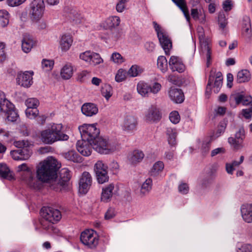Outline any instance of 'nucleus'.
Segmentation results:
<instances>
[{
  "label": "nucleus",
  "instance_id": "nucleus-1",
  "mask_svg": "<svg viewBox=\"0 0 252 252\" xmlns=\"http://www.w3.org/2000/svg\"><path fill=\"white\" fill-rule=\"evenodd\" d=\"M59 168L58 161L56 159L48 158L38 165L36 170L37 178L42 182L54 180L57 177Z\"/></svg>",
  "mask_w": 252,
  "mask_h": 252
},
{
  "label": "nucleus",
  "instance_id": "nucleus-2",
  "mask_svg": "<svg viewBox=\"0 0 252 252\" xmlns=\"http://www.w3.org/2000/svg\"><path fill=\"white\" fill-rule=\"evenodd\" d=\"M40 138L43 143L52 144L57 141H67L69 136L64 132L62 124L53 123L40 132Z\"/></svg>",
  "mask_w": 252,
  "mask_h": 252
},
{
  "label": "nucleus",
  "instance_id": "nucleus-3",
  "mask_svg": "<svg viewBox=\"0 0 252 252\" xmlns=\"http://www.w3.org/2000/svg\"><path fill=\"white\" fill-rule=\"evenodd\" d=\"M92 143L93 149L102 154H111L118 148L117 143L101 137L98 136Z\"/></svg>",
  "mask_w": 252,
  "mask_h": 252
},
{
  "label": "nucleus",
  "instance_id": "nucleus-4",
  "mask_svg": "<svg viewBox=\"0 0 252 252\" xmlns=\"http://www.w3.org/2000/svg\"><path fill=\"white\" fill-rule=\"evenodd\" d=\"M79 130L82 139L93 142L100 133L99 129L96 127V124H83L80 126Z\"/></svg>",
  "mask_w": 252,
  "mask_h": 252
},
{
  "label": "nucleus",
  "instance_id": "nucleus-5",
  "mask_svg": "<svg viewBox=\"0 0 252 252\" xmlns=\"http://www.w3.org/2000/svg\"><path fill=\"white\" fill-rule=\"evenodd\" d=\"M43 0H33L30 4L29 16L32 21H37L41 19L45 11Z\"/></svg>",
  "mask_w": 252,
  "mask_h": 252
},
{
  "label": "nucleus",
  "instance_id": "nucleus-6",
  "mask_svg": "<svg viewBox=\"0 0 252 252\" xmlns=\"http://www.w3.org/2000/svg\"><path fill=\"white\" fill-rule=\"evenodd\" d=\"M153 25L162 49L165 54L169 55L172 48V42L170 39L165 31L161 29L156 22H153Z\"/></svg>",
  "mask_w": 252,
  "mask_h": 252
},
{
  "label": "nucleus",
  "instance_id": "nucleus-7",
  "mask_svg": "<svg viewBox=\"0 0 252 252\" xmlns=\"http://www.w3.org/2000/svg\"><path fill=\"white\" fill-rule=\"evenodd\" d=\"M18 172L24 171L23 179L29 185V186L34 189H38L39 183L36 179L34 177V174L28 167L26 163H23L17 167Z\"/></svg>",
  "mask_w": 252,
  "mask_h": 252
},
{
  "label": "nucleus",
  "instance_id": "nucleus-8",
  "mask_svg": "<svg viewBox=\"0 0 252 252\" xmlns=\"http://www.w3.org/2000/svg\"><path fill=\"white\" fill-rule=\"evenodd\" d=\"M80 241L84 245L93 249L98 245V237L93 229H87L81 233Z\"/></svg>",
  "mask_w": 252,
  "mask_h": 252
},
{
  "label": "nucleus",
  "instance_id": "nucleus-9",
  "mask_svg": "<svg viewBox=\"0 0 252 252\" xmlns=\"http://www.w3.org/2000/svg\"><path fill=\"white\" fill-rule=\"evenodd\" d=\"M107 165L102 160H98L94 164V170L97 180L99 184H103L108 181Z\"/></svg>",
  "mask_w": 252,
  "mask_h": 252
},
{
  "label": "nucleus",
  "instance_id": "nucleus-10",
  "mask_svg": "<svg viewBox=\"0 0 252 252\" xmlns=\"http://www.w3.org/2000/svg\"><path fill=\"white\" fill-rule=\"evenodd\" d=\"M138 121L137 118L133 115H126L123 119L121 127L126 133L131 134L137 129Z\"/></svg>",
  "mask_w": 252,
  "mask_h": 252
},
{
  "label": "nucleus",
  "instance_id": "nucleus-11",
  "mask_svg": "<svg viewBox=\"0 0 252 252\" xmlns=\"http://www.w3.org/2000/svg\"><path fill=\"white\" fill-rule=\"evenodd\" d=\"M198 33L199 41L201 45V50L203 53L205 54L207 58V65L208 66L210 64L211 59V46L208 39L205 37L204 32L202 28H198Z\"/></svg>",
  "mask_w": 252,
  "mask_h": 252
},
{
  "label": "nucleus",
  "instance_id": "nucleus-12",
  "mask_svg": "<svg viewBox=\"0 0 252 252\" xmlns=\"http://www.w3.org/2000/svg\"><path fill=\"white\" fill-rule=\"evenodd\" d=\"M40 213L42 218L54 223L59 221L62 218L60 211L52 207H43Z\"/></svg>",
  "mask_w": 252,
  "mask_h": 252
},
{
  "label": "nucleus",
  "instance_id": "nucleus-13",
  "mask_svg": "<svg viewBox=\"0 0 252 252\" xmlns=\"http://www.w3.org/2000/svg\"><path fill=\"white\" fill-rule=\"evenodd\" d=\"M222 73L219 71L217 72L215 75H213L212 73L209 76L208 82L206 87V93H210L211 90V86L214 83V91L217 93L220 91V88L222 85Z\"/></svg>",
  "mask_w": 252,
  "mask_h": 252
},
{
  "label": "nucleus",
  "instance_id": "nucleus-14",
  "mask_svg": "<svg viewBox=\"0 0 252 252\" xmlns=\"http://www.w3.org/2000/svg\"><path fill=\"white\" fill-rule=\"evenodd\" d=\"M92 178L91 174L88 172H83L79 181V193L86 194L92 185Z\"/></svg>",
  "mask_w": 252,
  "mask_h": 252
},
{
  "label": "nucleus",
  "instance_id": "nucleus-15",
  "mask_svg": "<svg viewBox=\"0 0 252 252\" xmlns=\"http://www.w3.org/2000/svg\"><path fill=\"white\" fill-rule=\"evenodd\" d=\"M33 71H25L19 73L16 78L17 83L23 87H30L33 83Z\"/></svg>",
  "mask_w": 252,
  "mask_h": 252
},
{
  "label": "nucleus",
  "instance_id": "nucleus-16",
  "mask_svg": "<svg viewBox=\"0 0 252 252\" xmlns=\"http://www.w3.org/2000/svg\"><path fill=\"white\" fill-rule=\"evenodd\" d=\"M77 151L83 156L88 157L92 152L93 143L82 139L76 143Z\"/></svg>",
  "mask_w": 252,
  "mask_h": 252
},
{
  "label": "nucleus",
  "instance_id": "nucleus-17",
  "mask_svg": "<svg viewBox=\"0 0 252 252\" xmlns=\"http://www.w3.org/2000/svg\"><path fill=\"white\" fill-rule=\"evenodd\" d=\"M32 154V152L28 148H23L11 151L10 155L15 160H25L28 159Z\"/></svg>",
  "mask_w": 252,
  "mask_h": 252
},
{
  "label": "nucleus",
  "instance_id": "nucleus-18",
  "mask_svg": "<svg viewBox=\"0 0 252 252\" xmlns=\"http://www.w3.org/2000/svg\"><path fill=\"white\" fill-rule=\"evenodd\" d=\"M117 188L114 184H109L102 189L101 201L108 202L110 201L113 195L116 193Z\"/></svg>",
  "mask_w": 252,
  "mask_h": 252
},
{
  "label": "nucleus",
  "instance_id": "nucleus-19",
  "mask_svg": "<svg viewBox=\"0 0 252 252\" xmlns=\"http://www.w3.org/2000/svg\"><path fill=\"white\" fill-rule=\"evenodd\" d=\"M169 65L173 71H178L181 73L185 71V65L182 60L179 57L172 56L169 61Z\"/></svg>",
  "mask_w": 252,
  "mask_h": 252
},
{
  "label": "nucleus",
  "instance_id": "nucleus-20",
  "mask_svg": "<svg viewBox=\"0 0 252 252\" xmlns=\"http://www.w3.org/2000/svg\"><path fill=\"white\" fill-rule=\"evenodd\" d=\"M161 117L158 108L155 105L151 106L145 115L146 120L149 122L158 121Z\"/></svg>",
  "mask_w": 252,
  "mask_h": 252
},
{
  "label": "nucleus",
  "instance_id": "nucleus-21",
  "mask_svg": "<svg viewBox=\"0 0 252 252\" xmlns=\"http://www.w3.org/2000/svg\"><path fill=\"white\" fill-rule=\"evenodd\" d=\"M170 99L176 103H181L184 100V95L182 91L175 87H171L168 91Z\"/></svg>",
  "mask_w": 252,
  "mask_h": 252
},
{
  "label": "nucleus",
  "instance_id": "nucleus-22",
  "mask_svg": "<svg viewBox=\"0 0 252 252\" xmlns=\"http://www.w3.org/2000/svg\"><path fill=\"white\" fill-rule=\"evenodd\" d=\"M241 216L247 223L252 222V204H245L241 207Z\"/></svg>",
  "mask_w": 252,
  "mask_h": 252
},
{
  "label": "nucleus",
  "instance_id": "nucleus-23",
  "mask_svg": "<svg viewBox=\"0 0 252 252\" xmlns=\"http://www.w3.org/2000/svg\"><path fill=\"white\" fill-rule=\"evenodd\" d=\"M74 71V66L72 64L70 63H67L61 68L60 75L63 79L67 80L72 76Z\"/></svg>",
  "mask_w": 252,
  "mask_h": 252
},
{
  "label": "nucleus",
  "instance_id": "nucleus-24",
  "mask_svg": "<svg viewBox=\"0 0 252 252\" xmlns=\"http://www.w3.org/2000/svg\"><path fill=\"white\" fill-rule=\"evenodd\" d=\"M81 111L85 116L91 117L98 113V108L94 103H86L82 105Z\"/></svg>",
  "mask_w": 252,
  "mask_h": 252
},
{
  "label": "nucleus",
  "instance_id": "nucleus-25",
  "mask_svg": "<svg viewBox=\"0 0 252 252\" xmlns=\"http://www.w3.org/2000/svg\"><path fill=\"white\" fill-rule=\"evenodd\" d=\"M145 155L142 151L135 150L130 153L128 156V160L130 163L136 164L140 162Z\"/></svg>",
  "mask_w": 252,
  "mask_h": 252
},
{
  "label": "nucleus",
  "instance_id": "nucleus-26",
  "mask_svg": "<svg viewBox=\"0 0 252 252\" xmlns=\"http://www.w3.org/2000/svg\"><path fill=\"white\" fill-rule=\"evenodd\" d=\"M73 39L70 34H65L62 36L60 41V46L63 51H67L70 48Z\"/></svg>",
  "mask_w": 252,
  "mask_h": 252
},
{
  "label": "nucleus",
  "instance_id": "nucleus-27",
  "mask_svg": "<svg viewBox=\"0 0 252 252\" xmlns=\"http://www.w3.org/2000/svg\"><path fill=\"white\" fill-rule=\"evenodd\" d=\"M12 106L8 105L4 110H1V112H3L6 114V118L8 121L15 122L18 119L19 116L17 112L14 109V105L11 103Z\"/></svg>",
  "mask_w": 252,
  "mask_h": 252
},
{
  "label": "nucleus",
  "instance_id": "nucleus-28",
  "mask_svg": "<svg viewBox=\"0 0 252 252\" xmlns=\"http://www.w3.org/2000/svg\"><path fill=\"white\" fill-rule=\"evenodd\" d=\"M36 44V42L32 38L25 36L22 40V50L26 53H29Z\"/></svg>",
  "mask_w": 252,
  "mask_h": 252
},
{
  "label": "nucleus",
  "instance_id": "nucleus-29",
  "mask_svg": "<svg viewBox=\"0 0 252 252\" xmlns=\"http://www.w3.org/2000/svg\"><path fill=\"white\" fill-rule=\"evenodd\" d=\"M153 186V181L150 178H147L142 184L139 192V195L144 197L151 190Z\"/></svg>",
  "mask_w": 252,
  "mask_h": 252
},
{
  "label": "nucleus",
  "instance_id": "nucleus-30",
  "mask_svg": "<svg viewBox=\"0 0 252 252\" xmlns=\"http://www.w3.org/2000/svg\"><path fill=\"white\" fill-rule=\"evenodd\" d=\"M53 222H50L49 220L42 218L40 221V224L42 228L51 233H57L59 230L54 226Z\"/></svg>",
  "mask_w": 252,
  "mask_h": 252
},
{
  "label": "nucleus",
  "instance_id": "nucleus-31",
  "mask_svg": "<svg viewBox=\"0 0 252 252\" xmlns=\"http://www.w3.org/2000/svg\"><path fill=\"white\" fill-rule=\"evenodd\" d=\"M166 134L168 144L171 146L176 145L177 144L176 137L177 135L176 129L171 127H168L166 129Z\"/></svg>",
  "mask_w": 252,
  "mask_h": 252
},
{
  "label": "nucleus",
  "instance_id": "nucleus-32",
  "mask_svg": "<svg viewBox=\"0 0 252 252\" xmlns=\"http://www.w3.org/2000/svg\"><path fill=\"white\" fill-rule=\"evenodd\" d=\"M137 91L141 96H148L150 94V85L144 82L140 81L137 85Z\"/></svg>",
  "mask_w": 252,
  "mask_h": 252
},
{
  "label": "nucleus",
  "instance_id": "nucleus-33",
  "mask_svg": "<svg viewBox=\"0 0 252 252\" xmlns=\"http://www.w3.org/2000/svg\"><path fill=\"white\" fill-rule=\"evenodd\" d=\"M59 174L60 180L59 184L61 186H63L71 178L70 171L67 168H63L60 170Z\"/></svg>",
  "mask_w": 252,
  "mask_h": 252
},
{
  "label": "nucleus",
  "instance_id": "nucleus-34",
  "mask_svg": "<svg viewBox=\"0 0 252 252\" xmlns=\"http://www.w3.org/2000/svg\"><path fill=\"white\" fill-rule=\"evenodd\" d=\"M63 158L74 162H81L82 159L74 151L71 150L63 154Z\"/></svg>",
  "mask_w": 252,
  "mask_h": 252
},
{
  "label": "nucleus",
  "instance_id": "nucleus-35",
  "mask_svg": "<svg viewBox=\"0 0 252 252\" xmlns=\"http://www.w3.org/2000/svg\"><path fill=\"white\" fill-rule=\"evenodd\" d=\"M164 167L163 162L160 161L156 162L150 171V175L153 177L158 176L162 172Z\"/></svg>",
  "mask_w": 252,
  "mask_h": 252
},
{
  "label": "nucleus",
  "instance_id": "nucleus-36",
  "mask_svg": "<svg viewBox=\"0 0 252 252\" xmlns=\"http://www.w3.org/2000/svg\"><path fill=\"white\" fill-rule=\"evenodd\" d=\"M0 176L4 179L11 180L13 178L12 172L4 163H0Z\"/></svg>",
  "mask_w": 252,
  "mask_h": 252
},
{
  "label": "nucleus",
  "instance_id": "nucleus-37",
  "mask_svg": "<svg viewBox=\"0 0 252 252\" xmlns=\"http://www.w3.org/2000/svg\"><path fill=\"white\" fill-rule=\"evenodd\" d=\"M182 10L188 22H189L190 16L185 0H172Z\"/></svg>",
  "mask_w": 252,
  "mask_h": 252
},
{
  "label": "nucleus",
  "instance_id": "nucleus-38",
  "mask_svg": "<svg viewBox=\"0 0 252 252\" xmlns=\"http://www.w3.org/2000/svg\"><path fill=\"white\" fill-rule=\"evenodd\" d=\"M251 79V74L247 69L239 71L237 75V82L239 83L248 82Z\"/></svg>",
  "mask_w": 252,
  "mask_h": 252
},
{
  "label": "nucleus",
  "instance_id": "nucleus-39",
  "mask_svg": "<svg viewBox=\"0 0 252 252\" xmlns=\"http://www.w3.org/2000/svg\"><path fill=\"white\" fill-rule=\"evenodd\" d=\"M120 18L116 16H113L108 17L105 21L106 27L112 29L119 26L120 24Z\"/></svg>",
  "mask_w": 252,
  "mask_h": 252
},
{
  "label": "nucleus",
  "instance_id": "nucleus-40",
  "mask_svg": "<svg viewBox=\"0 0 252 252\" xmlns=\"http://www.w3.org/2000/svg\"><path fill=\"white\" fill-rule=\"evenodd\" d=\"M244 99V95L240 93L232 94L230 95L229 102L231 107H236V106L242 103Z\"/></svg>",
  "mask_w": 252,
  "mask_h": 252
},
{
  "label": "nucleus",
  "instance_id": "nucleus-41",
  "mask_svg": "<svg viewBox=\"0 0 252 252\" xmlns=\"http://www.w3.org/2000/svg\"><path fill=\"white\" fill-rule=\"evenodd\" d=\"M13 139L12 132L4 128H0V141L4 143L11 142Z\"/></svg>",
  "mask_w": 252,
  "mask_h": 252
},
{
  "label": "nucleus",
  "instance_id": "nucleus-42",
  "mask_svg": "<svg viewBox=\"0 0 252 252\" xmlns=\"http://www.w3.org/2000/svg\"><path fill=\"white\" fill-rule=\"evenodd\" d=\"M9 17V14L6 10H0V27L4 28L8 25Z\"/></svg>",
  "mask_w": 252,
  "mask_h": 252
},
{
  "label": "nucleus",
  "instance_id": "nucleus-43",
  "mask_svg": "<svg viewBox=\"0 0 252 252\" xmlns=\"http://www.w3.org/2000/svg\"><path fill=\"white\" fill-rule=\"evenodd\" d=\"M158 67L163 72L167 71L168 68L167 61L163 56H159L157 60Z\"/></svg>",
  "mask_w": 252,
  "mask_h": 252
},
{
  "label": "nucleus",
  "instance_id": "nucleus-44",
  "mask_svg": "<svg viewBox=\"0 0 252 252\" xmlns=\"http://www.w3.org/2000/svg\"><path fill=\"white\" fill-rule=\"evenodd\" d=\"M9 106H12L11 103L6 99L4 93L0 90V113Z\"/></svg>",
  "mask_w": 252,
  "mask_h": 252
},
{
  "label": "nucleus",
  "instance_id": "nucleus-45",
  "mask_svg": "<svg viewBox=\"0 0 252 252\" xmlns=\"http://www.w3.org/2000/svg\"><path fill=\"white\" fill-rule=\"evenodd\" d=\"M143 71L142 68L137 65H133L127 71V74L130 77H136L140 74Z\"/></svg>",
  "mask_w": 252,
  "mask_h": 252
},
{
  "label": "nucleus",
  "instance_id": "nucleus-46",
  "mask_svg": "<svg viewBox=\"0 0 252 252\" xmlns=\"http://www.w3.org/2000/svg\"><path fill=\"white\" fill-rule=\"evenodd\" d=\"M127 71L123 69H119L115 75V81L117 82L120 83L125 81L127 77Z\"/></svg>",
  "mask_w": 252,
  "mask_h": 252
},
{
  "label": "nucleus",
  "instance_id": "nucleus-47",
  "mask_svg": "<svg viewBox=\"0 0 252 252\" xmlns=\"http://www.w3.org/2000/svg\"><path fill=\"white\" fill-rule=\"evenodd\" d=\"M39 104L38 100L35 98H28L25 101L27 109H37Z\"/></svg>",
  "mask_w": 252,
  "mask_h": 252
},
{
  "label": "nucleus",
  "instance_id": "nucleus-48",
  "mask_svg": "<svg viewBox=\"0 0 252 252\" xmlns=\"http://www.w3.org/2000/svg\"><path fill=\"white\" fill-rule=\"evenodd\" d=\"M110 61L114 63L120 64L125 62V59L120 53L114 52L111 56Z\"/></svg>",
  "mask_w": 252,
  "mask_h": 252
},
{
  "label": "nucleus",
  "instance_id": "nucleus-49",
  "mask_svg": "<svg viewBox=\"0 0 252 252\" xmlns=\"http://www.w3.org/2000/svg\"><path fill=\"white\" fill-rule=\"evenodd\" d=\"M101 94L106 99L108 100L112 95V87L109 85H104L102 88Z\"/></svg>",
  "mask_w": 252,
  "mask_h": 252
},
{
  "label": "nucleus",
  "instance_id": "nucleus-50",
  "mask_svg": "<svg viewBox=\"0 0 252 252\" xmlns=\"http://www.w3.org/2000/svg\"><path fill=\"white\" fill-rule=\"evenodd\" d=\"M41 63L43 69L46 71H49L53 69L54 62L52 60L43 59Z\"/></svg>",
  "mask_w": 252,
  "mask_h": 252
},
{
  "label": "nucleus",
  "instance_id": "nucleus-51",
  "mask_svg": "<svg viewBox=\"0 0 252 252\" xmlns=\"http://www.w3.org/2000/svg\"><path fill=\"white\" fill-rule=\"evenodd\" d=\"M103 62V60L101 58L100 55L98 53L93 52L92 57H91V62L90 64L96 65Z\"/></svg>",
  "mask_w": 252,
  "mask_h": 252
},
{
  "label": "nucleus",
  "instance_id": "nucleus-52",
  "mask_svg": "<svg viewBox=\"0 0 252 252\" xmlns=\"http://www.w3.org/2000/svg\"><path fill=\"white\" fill-rule=\"evenodd\" d=\"M93 52H91V51H86L82 52L80 54L79 58L86 63H90L91 62V57H92Z\"/></svg>",
  "mask_w": 252,
  "mask_h": 252
},
{
  "label": "nucleus",
  "instance_id": "nucleus-53",
  "mask_svg": "<svg viewBox=\"0 0 252 252\" xmlns=\"http://www.w3.org/2000/svg\"><path fill=\"white\" fill-rule=\"evenodd\" d=\"M228 142L235 149H239L242 147L241 145L242 143L240 142V140H237L236 138L232 137L228 138Z\"/></svg>",
  "mask_w": 252,
  "mask_h": 252
},
{
  "label": "nucleus",
  "instance_id": "nucleus-54",
  "mask_svg": "<svg viewBox=\"0 0 252 252\" xmlns=\"http://www.w3.org/2000/svg\"><path fill=\"white\" fill-rule=\"evenodd\" d=\"M25 113L28 118L33 119L37 116L38 110L37 109H27Z\"/></svg>",
  "mask_w": 252,
  "mask_h": 252
},
{
  "label": "nucleus",
  "instance_id": "nucleus-55",
  "mask_svg": "<svg viewBox=\"0 0 252 252\" xmlns=\"http://www.w3.org/2000/svg\"><path fill=\"white\" fill-rule=\"evenodd\" d=\"M161 84L158 82H155L152 85H150V93L157 94L161 90Z\"/></svg>",
  "mask_w": 252,
  "mask_h": 252
},
{
  "label": "nucleus",
  "instance_id": "nucleus-56",
  "mask_svg": "<svg viewBox=\"0 0 252 252\" xmlns=\"http://www.w3.org/2000/svg\"><path fill=\"white\" fill-rule=\"evenodd\" d=\"M243 31L246 32L248 35H250L251 33V25L249 18H247L245 21V23L243 25Z\"/></svg>",
  "mask_w": 252,
  "mask_h": 252
},
{
  "label": "nucleus",
  "instance_id": "nucleus-57",
  "mask_svg": "<svg viewBox=\"0 0 252 252\" xmlns=\"http://www.w3.org/2000/svg\"><path fill=\"white\" fill-rule=\"evenodd\" d=\"M218 22L220 27L222 29H224L227 24V22L225 14L223 13H220L219 14Z\"/></svg>",
  "mask_w": 252,
  "mask_h": 252
},
{
  "label": "nucleus",
  "instance_id": "nucleus-58",
  "mask_svg": "<svg viewBox=\"0 0 252 252\" xmlns=\"http://www.w3.org/2000/svg\"><path fill=\"white\" fill-rule=\"evenodd\" d=\"M169 119L170 121L174 124L178 123L180 120V117L178 112L177 111L172 112L170 114Z\"/></svg>",
  "mask_w": 252,
  "mask_h": 252
},
{
  "label": "nucleus",
  "instance_id": "nucleus-59",
  "mask_svg": "<svg viewBox=\"0 0 252 252\" xmlns=\"http://www.w3.org/2000/svg\"><path fill=\"white\" fill-rule=\"evenodd\" d=\"M225 127L222 125H220L218 126L217 130L216 132H214L211 136L212 139H216L221 135L225 130Z\"/></svg>",
  "mask_w": 252,
  "mask_h": 252
},
{
  "label": "nucleus",
  "instance_id": "nucleus-60",
  "mask_svg": "<svg viewBox=\"0 0 252 252\" xmlns=\"http://www.w3.org/2000/svg\"><path fill=\"white\" fill-rule=\"evenodd\" d=\"M211 146V141L210 140H205L202 143L201 147V152L203 154H207L210 150Z\"/></svg>",
  "mask_w": 252,
  "mask_h": 252
},
{
  "label": "nucleus",
  "instance_id": "nucleus-61",
  "mask_svg": "<svg viewBox=\"0 0 252 252\" xmlns=\"http://www.w3.org/2000/svg\"><path fill=\"white\" fill-rule=\"evenodd\" d=\"M240 246H238L237 252H251L252 246L248 244H240Z\"/></svg>",
  "mask_w": 252,
  "mask_h": 252
},
{
  "label": "nucleus",
  "instance_id": "nucleus-62",
  "mask_svg": "<svg viewBox=\"0 0 252 252\" xmlns=\"http://www.w3.org/2000/svg\"><path fill=\"white\" fill-rule=\"evenodd\" d=\"M14 145L15 147L18 148H28L30 145V143L26 140H19L14 142Z\"/></svg>",
  "mask_w": 252,
  "mask_h": 252
},
{
  "label": "nucleus",
  "instance_id": "nucleus-63",
  "mask_svg": "<svg viewBox=\"0 0 252 252\" xmlns=\"http://www.w3.org/2000/svg\"><path fill=\"white\" fill-rule=\"evenodd\" d=\"M27 0H6V3L10 7L18 6L24 3Z\"/></svg>",
  "mask_w": 252,
  "mask_h": 252
},
{
  "label": "nucleus",
  "instance_id": "nucleus-64",
  "mask_svg": "<svg viewBox=\"0 0 252 252\" xmlns=\"http://www.w3.org/2000/svg\"><path fill=\"white\" fill-rule=\"evenodd\" d=\"M178 190L181 193L186 194L189 191V186L186 183L181 182L178 186Z\"/></svg>",
  "mask_w": 252,
  "mask_h": 252
}]
</instances>
